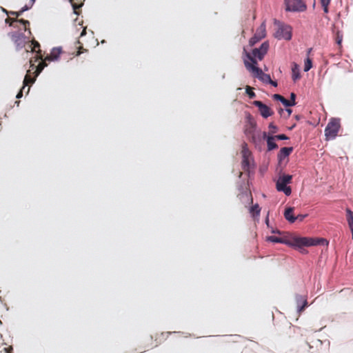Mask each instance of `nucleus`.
I'll list each match as a JSON object with an SVG mask.
<instances>
[{"mask_svg": "<svg viewBox=\"0 0 353 353\" xmlns=\"http://www.w3.org/2000/svg\"><path fill=\"white\" fill-rule=\"evenodd\" d=\"M249 212L253 218L258 217L260 215L261 208L259 204L256 203L250 208Z\"/></svg>", "mask_w": 353, "mask_h": 353, "instance_id": "a211bd4d", "label": "nucleus"}, {"mask_svg": "<svg viewBox=\"0 0 353 353\" xmlns=\"http://www.w3.org/2000/svg\"><path fill=\"white\" fill-rule=\"evenodd\" d=\"M276 37L279 39L290 40L292 38L291 28L288 26H281L277 32Z\"/></svg>", "mask_w": 353, "mask_h": 353, "instance_id": "9b49d317", "label": "nucleus"}, {"mask_svg": "<svg viewBox=\"0 0 353 353\" xmlns=\"http://www.w3.org/2000/svg\"><path fill=\"white\" fill-rule=\"evenodd\" d=\"M327 244V241L323 238L294 237L290 241V245L297 248Z\"/></svg>", "mask_w": 353, "mask_h": 353, "instance_id": "f257e3e1", "label": "nucleus"}, {"mask_svg": "<svg viewBox=\"0 0 353 353\" xmlns=\"http://www.w3.org/2000/svg\"><path fill=\"white\" fill-rule=\"evenodd\" d=\"M329 5H330V3H322L321 4L322 7L323 8L324 12H325V13L328 12V6H329Z\"/></svg>", "mask_w": 353, "mask_h": 353, "instance_id": "4c0bfd02", "label": "nucleus"}, {"mask_svg": "<svg viewBox=\"0 0 353 353\" xmlns=\"http://www.w3.org/2000/svg\"><path fill=\"white\" fill-rule=\"evenodd\" d=\"M308 345H309L310 349L312 348V346H311L309 343H308Z\"/></svg>", "mask_w": 353, "mask_h": 353, "instance_id": "6e6d98bb", "label": "nucleus"}, {"mask_svg": "<svg viewBox=\"0 0 353 353\" xmlns=\"http://www.w3.org/2000/svg\"><path fill=\"white\" fill-rule=\"evenodd\" d=\"M316 343H317V344H319L320 345H322V342H321V341H320V340H319V339H317V340H316Z\"/></svg>", "mask_w": 353, "mask_h": 353, "instance_id": "3c124183", "label": "nucleus"}, {"mask_svg": "<svg viewBox=\"0 0 353 353\" xmlns=\"http://www.w3.org/2000/svg\"><path fill=\"white\" fill-rule=\"evenodd\" d=\"M32 6H28V5H26L25 6H23L21 10H20V13H23V12L29 10Z\"/></svg>", "mask_w": 353, "mask_h": 353, "instance_id": "ea45409f", "label": "nucleus"}, {"mask_svg": "<svg viewBox=\"0 0 353 353\" xmlns=\"http://www.w3.org/2000/svg\"><path fill=\"white\" fill-rule=\"evenodd\" d=\"M12 41L14 43L17 50L21 49L25 46L26 37L23 33L13 32L10 34Z\"/></svg>", "mask_w": 353, "mask_h": 353, "instance_id": "0eeeda50", "label": "nucleus"}, {"mask_svg": "<svg viewBox=\"0 0 353 353\" xmlns=\"http://www.w3.org/2000/svg\"><path fill=\"white\" fill-rule=\"evenodd\" d=\"M248 201H249V203H251V204L253 203V199H252L251 193H250V194H249Z\"/></svg>", "mask_w": 353, "mask_h": 353, "instance_id": "a18cd8bd", "label": "nucleus"}, {"mask_svg": "<svg viewBox=\"0 0 353 353\" xmlns=\"http://www.w3.org/2000/svg\"><path fill=\"white\" fill-rule=\"evenodd\" d=\"M285 10L291 12H303L307 6L303 0H285Z\"/></svg>", "mask_w": 353, "mask_h": 353, "instance_id": "423d86ee", "label": "nucleus"}, {"mask_svg": "<svg viewBox=\"0 0 353 353\" xmlns=\"http://www.w3.org/2000/svg\"><path fill=\"white\" fill-rule=\"evenodd\" d=\"M15 103H17V105H19V101H16Z\"/></svg>", "mask_w": 353, "mask_h": 353, "instance_id": "864d4df0", "label": "nucleus"}, {"mask_svg": "<svg viewBox=\"0 0 353 353\" xmlns=\"http://www.w3.org/2000/svg\"><path fill=\"white\" fill-rule=\"evenodd\" d=\"M275 137V139H278V140H287L288 139V137L285 135V134H279V135H276V136H274Z\"/></svg>", "mask_w": 353, "mask_h": 353, "instance_id": "72a5a7b5", "label": "nucleus"}, {"mask_svg": "<svg viewBox=\"0 0 353 353\" xmlns=\"http://www.w3.org/2000/svg\"><path fill=\"white\" fill-rule=\"evenodd\" d=\"M267 241H270V242H274V243H283V242L282 239L277 237V236H268Z\"/></svg>", "mask_w": 353, "mask_h": 353, "instance_id": "cd10ccee", "label": "nucleus"}, {"mask_svg": "<svg viewBox=\"0 0 353 353\" xmlns=\"http://www.w3.org/2000/svg\"><path fill=\"white\" fill-rule=\"evenodd\" d=\"M346 219L352 233V238L353 239V211L350 208H346Z\"/></svg>", "mask_w": 353, "mask_h": 353, "instance_id": "4468645a", "label": "nucleus"}, {"mask_svg": "<svg viewBox=\"0 0 353 353\" xmlns=\"http://www.w3.org/2000/svg\"><path fill=\"white\" fill-rule=\"evenodd\" d=\"M244 64L247 70L252 72L255 77L260 79L263 82L268 83L270 81V76L265 74L258 66L250 64L248 60H244Z\"/></svg>", "mask_w": 353, "mask_h": 353, "instance_id": "39448f33", "label": "nucleus"}, {"mask_svg": "<svg viewBox=\"0 0 353 353\" xmlns=\"http://www.w3.org/2000/svg\"><path fill=\"white\" fill-rule=\"evenodd\" d=\"M3 10L4 12H6L7 14H8V12L6 10V9H3Z\"/></svg>", "mask_w": 353, "mask_h": 353, "instance_id": "5fc2aeb1", "label": "nucleus"}, {"mask_svg": "<svg viewBox=\"0 0 353 353\" xmlns=\"http://www.w3.org/2000/svg\"><path fill=\"white\" fill-rule=\"evenodd\" d=\"M242 168L244 171H249L250 168L251 152L246 148V145L242 150Z\"/></svg>", "mask_w": 353, "mask_h": 353, "instance_id": "1a4fd4ad", "label": "nucleus"}, {"mask_svg": "<svg viewBox=\"0 0 353 353\" xmlns=\"http://www.w3.org/2000/svg\"><path fill=\"white\" fill-rule=\"evenodd\" d=\"M292 79L294 81L301 78L299 65L295 63H294L293 66L292 68Z\"/></svg>", "mask_w": 353, "mask_h": 353, "instance_id": "aec40b11", "label": "nucleus"}, {"mask_svg": "<svg viewBox=\"0 0 353 353\" xmlns=\"http://www.w3.org/2000/svg\"><path fill=\"white\" fill-rule=\"evenodd\" d=\"M311 51H312V48H310V49L307 50V56H309V54H310Z\"/></svg>", "mask_w": 353, "mask_h": 353, "instance_id": "603ef678", "label": "nucleus"}, {"mask_svg": "<svg viewBox=\"0 0 353 353\" xmlns=\"http://www.w3.org/2000/svg\"><path fill=\"white\" fill-rule=\"evenodd\" d=\"M287 111H288V116H290L292 113V110L291 109H287Z\"/></svg>", "mask_w": 353, "mask_h": 353, "instance_id": "8fccbe9b", "label": "nucleus"}, {"mask_svg": "<svg viewBox=\"0 0 353 353\" xmlns=\"http://www.w3.org/2000/svg\"><path fill=\"white\" fill-rule=\"evenodd\" d=\"M272 97L274 99L279 101L281 103H282L283 100H284V97L279 94H274Z\"/></svg>", "mask_w": 353, "mask_h": 353, "instance_id": "2f4dec72", "label": "nucleus"}, {"mask_svg": "<svg viewBox=\"0 0 353 353\" xmlns=\"http://www.w3.org/2000/svg\"><path fill=\"white\" fill-rule=\"evenodd\" d=\"M269 49V43L263 42L259 48H254L251 52H248L243 49L246 57L250 61V63L257 66V61H261L267 54Z\"/></svg>", "mask_w": 353, "mask_h": 353, "instance_id": "f03ea898", "label": "nucleus"}, {"mask_svg": "<svg viewBox=\"0 0 353 353\" xmlns=\"http://www.w3.org/2000/svg\"><path fill=\"white\" fill-rule=\"evenodd\" d=\"M268 83L271 84L274 87H276L277 86V83L276 81H272L271 79H270V81L268 82Z\"/></svg>", "mask_w": 353, "mask_h": 353, "instance_id": "37998d69", "label": "nucleus"}, {"mask_svg": "<svg viewBox=\"0 0 353 353\" xmlns=\"http://www.w3.org/2000/svg\"><path fill=\"white\" fill-rule=\"evenodd\" d=\"M263 136H264V137H265V136H266V133H265V132H264V133H263Z\"/></svg>", "mask_w": 353, "mask_h": 353, "instance_id": "4d7b16f0", "label": "nucleus"}, {"mask_svg": "<svg viewBox=\"0 0 353 353\" xmlns=\"http://www.w3.org/2000/svg\"><path fill=\"white\" fill-rule=\"evenodd\" d=\"M293 148L292 147L287 148L284 147L282 148L278 154V158L279 161H281L283 158L288 157L291 152H292Z\"/></svg>", "mask_w": 353, "mask_h": 353, "instance_id": "dca6fc26", "label": "nucleus"}, {"mask_svg": "<svg viewBox=\"0 0 353 353\" xmlns=\"http://www.w3.org/2000/svg\"><path fill=\"white\" fill-rule=\"evenodd\" d=\"M334 34H335V36H334L335 41L337 43V45L339 46V48H341L342 41H343V33L339 30H336L334 32Z\"/></svg>", "mask_w": 353, "mask_h": 353, "instance_id": "412c9836", "label": "nucleus"}, {"mask_svg": "<svg viewBox=\"0 0 353 353\" xmlns=\"http://www.w3.org/2000/svg\"><path fill=\"white\" fill-rule=\"evenodd\" d=\"M245 92H246V93L248 95L250 99H254L256 97V94L253 92L252 88L250 86H249V85L246 86Z\"/></svg>", "mask_w": 353, "mask_h": 353, "instance_id": "bb28decb", "label": "nucleus"}, {"mask_svg": "<svg viewBox=\"0 0 353 353\" xmlns=\"http://www.w3.org/2000/svg\"><path fill=\"white\" fill-rule=\"evenodd\" d=\"M255 34L259 37V39H263L266 36V26L265 22L263 21L261 26L256 29Z\"/></svg>", "mask_w": 353, "mask_h": 353, "instance_id": "2eb2a0df", "label": "nucleus"}, {"mask_svg": "<svg viewBox=\"0 0 353 353\" xmlns=\"http://www.w3.org/2000/svg\"><path fill=\"white\" fill-rule=\"evenodd\" d=\"M14 20H17V19H10V18L8 17V18H7L6 19V23H9L10 26H12L13 22L16 21H14Z\"/></svg>", "mask_w": 353, "mask_h": 353, "instance_id": "58836bf2", "label": "nucleus"}, {"mask_svg": "<svg viewBox=\"0 0 353 353\" xmlns=\"http://www.w3.org/2000/svg\"><path fill=\"white\" fill-rule=\"evenodd\" d=\"M85 51H87V50L84 49L83 47L81 46L78 47V51L77 52L75 55L79 56Z\"/></svg>", "mask_w": 353, "mask_h": 353, "instance_id": "f704fd0d", "label": "nucleus"}, {"mask_svg": "<svg viewBox=\"0 0 353 353\" xmlns=\"http://www.w3.org/2000/svg\"><path fill=\"white\" fill-rule=\"evenodd\" d=\"M261 39H259V37L254 34V35L250 39L249 44L250 46H252Z\"/></svg>", "mask_w": 353, "mask_h": 353, "instance_id": "c85d7f7f", "label": "nucleus"}, {"mask_svg": "<svg viewBox=\"0 0 353 353\" xmlns=\"http://www.w3.org/2000/svg\"><path fill=\"white\" fill-rule=\"evenodd\" d=\"M30 71L28 70V72ZM35 81V78H32L28 73L26 74V75L24 77L23 79V86L28 85L29 83H33ZM24 87L22 88L23 89Z\"/></svg>", "mask_w": 353, "mask_h": 353, "instance_id": "b1692460", "label": "nucleus"}, {"mask_svg": "<svg viewBox=\"0 0 353 353\" xmlns=\"http://www.w3.org/2000/svg\"><path fill=\"white\" fill-rule=\"evenodd\" d=\"M85 33H86V30H85V28H84V29L82 30L81 33V37H82V36L85 35Z\"/></svg>", "mask_w": 353, "mask_h": 353, "instance_id": "de8ad7c7", "label": "nucleus"}, {"mask_svg": "<svg viewBox=\"0 0 353 353\" xmlns=\"http://www.w3.org/2000/svg\"><path fill=\"white\" fill-rule=\"evenodd\" d=\"M46 59L44 60H42L41 62L39 63V65L36 67V70L34 71L35 77L38 76L41 71L43 70L45 67L47 66Z\"/></svg>", "mask_w": 353, "mask_h": 353, "instance_id": "5701e85b", "label": "nucleus"}, {"mask_svg": "<svg viewBox=\"0 0 353 353\" xmlns=\"http://www.w3.org/2000/svg\"><path fill=\"white\" fill-rule=\"evenodd\" d=\"M84 1L85 0H70L74 14L77 15L80 14V9L83 6Z\"/></svg>", "mask_w": 353, "mask_h": 353, "instance_id": "ddd939ff", "label": "nucleus"}, {"mask_svg": "<svg viewBox=\"0 0 353 353\" xmlns=\"http://www.w3.org/2000/svg\"><path fill=\"white\" fill-rule=\"evenodd\" d=\"M312 67V60L307 57L306 60L305 61V65H304V71L307 72L309 71Z\"/></svg>", "mask_w": 353, "mask_h": 353, "instance_id": "a878e982", "label": "nucleus"}, {"mask_svg": "<svg viewBox=\"0 0 353 353\" xmlns=\"http://www.w3.org/2000/svg\"><path fill=\"white\" fill-rule=\"evenodd\" d=\"M292 179V176L290 174H283L280 176L276 181V190L279 192H283L285 195L289 196L292 193V190L290 186L287 185L290 183Z\"/></svg>", "mask_w": 353, "mask_h": 353, "instance_id": "7ed1b4c3", "label": "nucleus"}, {"mask_svg": "<svg viewBox=\"0 0 353 353\" xmlns=\"http://www.w3.org/2000/svg\"><path fill=\"white\" fill-rule=\"evenodd\" d=\"M275 137L274 136L268 137L267 139V144L268 150H272L278 148L277 144L274 141Z\"/></svg>", "mask_w": 353, "mask_h": 353, "instance_id": "6ab92c4d", "label": "nucleus"}, {"mask_svg": "<svg viewBox=\"0 0 353 353\" xmlns=\"http://www.w3.org/2000/svg\"><path fill=\"white\" fill-rule=\"evenodd\" d=\"M339 128V120L336 119H332L325 129V135L326 137V139H334L337 136Z\"/></svg>", "mask_w": 353, "mask_h": 353, "instance_id": "20e7f679", "label": "nucleus"}, {"mask_svg": "<svg viewBox=\"0 0 353 353\" xmlns=\"http://www.w3.org/2000/svg\"><path fill=\"white\" fill-rule=\"evenodd\" d=\"M152 336H150V337L146 339L147 345H145V347L147 350H150V349H152V348L157 346V343H154L152 342Z\"/></svg>", "mask_w": 353, "mask_h": 353, "instance_id": "393cba45", "label": "nucleus"}, {"mask_svg": "<svg viewBox=\"0 0 353 353\" xmlns=\"http://www.w3.org/2000/svg\"><path fill=\"white\" fill-rule=\"evenodd\" d=\"M46 59L44 60H42L41 62L39 63V65L36 67V70L34 71L35 77L38 76L41 71L43 70L45 67L47 66Z\"/></svg>", "mask_w": 353, "mask_h": 353, "instance_id": "4be33fe9", "label": "nucleus"}, {"mask_svg": "<svg viewBox=\"0 0 353 353\" xmlns=\"http://www.w3.org/2000/svg\"><path fill=\"white\" fill-rule=\"evenodd\" d=\"M34 2H35V0H30V6H33V4L34 3Z\"/></svg>", "mask_w": 353, "mask_h": 353, "instance_id": "09e8293b", "label": "nucleus"}, {"mask_svg": "<svg viewBox=\"0 0 353 353\" xmlns=\"http://www.w3.org/2000/svg\"><path fill=\"white\" fill-rule=\"evenodd\" d=\"M32 45L33 46L31 48V51L36 52L37 55L34 57V60L32 58L30 59V68H33L34 66V63L38 61L39 59H42L41 50L39 49V48H40L39 43L38 41H37L36 40L33 39L32 41Z\"/></svg>", "mask_w": 353, "mask_h": 353, "instance_id": "9d476101", "label": "nucleus"}, {"mask_svg": "<svg viewBox=\"0 0 353 353\" xmlns=\"http://www.w3.org/2000/svg\"><path fill=\"white\" fill-rule=\"evenodd\" d=\"M269 129H270L271 133H275L277 130V128L276 125H274V123H270L269 124Z\"/></svg>", "mask_w": 353, "mask_h": 353, "instance_id": "473e14b6", "label": "nucleus"}, {"mask_svg": "<svg viewBox=\"0 0 353 353\" xmlns=\"http://www.w3.org/2000/svg\"><path fill=\"white\" fill-rule=\"evenodd\" d=\"M331 0H320L321 3H330Z\"/></svg>", "mask_w": 353, "mask_h": 353, "instance_id": "49530a36", "label": "nucleus"}, {"mask_svg": "<svg viewBox=\"0 0 353 353\" xmlns=\"http://www.w3.org/2000/svg\"><path fill=\"white\" fill-rule=\"evenodd\" d=\"M252 104L259 108L261 115L263 118H268L274 114V111L268 105L260 101H254Z\"/></svg>", "mask_w": 353, "mask_h": 353, "instance_id": "6e6552de", "label": "nucleus"}, {"mask_svg": "<svg viewBox=\"0 0 353 353\" xmlns=\"http://www.w3.org/2000/svg\"><path fill=\"white\" fill-rule=\"evenodd\" d=\"M306 216H307V214H299L298 216H295V219H296V220L302 221Z\"/></svg>", "mask_w": 353, "mask_h": 353, "instance_id": "e433bc0d", "label": "nucleus"}, {"mask_svg": "<svg viewBox=\"0 0 353 353\" xmlns=\"http://www.w3.org/2000/svg\"><path fill=\"white\" fill-rule=\"evenodd\" d=\"M15 21L17 22H19V23H22L24 26V30H28L27 26H28L30 25V22L28 20H25L23 19H17Z\"/></svg>", "mask_w": 353, "mask_h": 353, "instance_id": "c756f323", "label": "nucleus"}, {"mask_svg": "<svg viewBox=\"0 0 353 353\" xmlns=\"http://www.w3.org/2000/svg\"><path fill=\"white\" fill-rule=\"evenodd\" d=\"M9 14H10L12 16H15L16 17H19L22 13H20V11L19 12H14V11H11L9 12Z\"/></svg>", "mask_w": 353, "mask_h": 353, "instance_id": "a19ab883", "label": "nucleus"}, {"mask_svg": "<svg viewBox=\"0 0 353 353\" xmlns=\"http://www.w3.org/2000/svg\"><path fill=\"white\" fill-rule=\"evenodd\" d=\"M295 99H296V94L294 92H292L291 94H290V101L291 102L296 103L295 102Z\"/></svg>", "mask_w": 353, "mask_h": 353, "instance_id": "79ce46f5", "label": "nucleus"}, {"mask_svg": "<svg viewBox=\"0 0 353 353\" xmlns=\"http://www.w3.org/2000/svg\"><path fill=\"white\" fill-rule=\"evenodd\" d=\"M293 210L292 208H288L284 212L285 218L290 223H294L296 221L295 216L293 215Z\"/></svg>", "mask_w": 353, "mask_h": 353, "instance_id": "f3484780", "label": "nucleus"}, {"mask_svg": "<svg viewBox=\"0 0 353 353\" xmlns=\"http://www.w3.org/2000/svg\"><path fill=\"white\" fill-rule=\"evenodd\" d=\"M61 52V48H53L51 50L50 54L49 55H48L47 57H46V61H52L57 60L59 57Z\"/></svg>", "mask_w": 353, "mask_h": 353, "instance_id": "f8f14e48", "label": "nucleus"}, {"mask_svg": "<svg viewBox=\"0 0 353 353\" xmlns=\"http://www.w3.org/2000/svg\"><path fill=\"white\" fill-rule=\"evenodd\" d=\"M22 96H23V91H22V89H21V90L17 93V94L16 97H17V99H19V98L22 97Z\"/></svg>", "mask_w": 353, "mask_h": 353, "instance_id": "c03bdc74", "label": "nucleus"}, {"mask_svg": "<svg viewBox=\"0 0 353 353\" xmlns=\"http://www.w3.org/2000/svg\"><path fill=\"white\" fill-rule=\"evenodd\" d=\"M282 103H283L285 107L294 106V105L296 104V103L291 102L290 100H288V99H285V98H284V100H283Z\"/></svg>", "mask_w": 353, "mask_h": 353, "instance_id": "7c9ffc66", "label": "nucleus"}, {"mask_svg": "<svg viewBox=\"0 0 353 353\" xmlns=\"http://www.w3.org/2000/svg\"><path fill=\"white\" fill-rule=\"evenodd\" d=\"M307 300H304L303 305L299 307V308H298L299 312H301L302 311H303L305 307L307 306Z\"/></svg>", "mask_w": 353, "mask_h": 353, "instance_id": "c9c22d12", "label": "nucleus"}]
</instances>
